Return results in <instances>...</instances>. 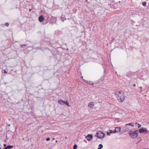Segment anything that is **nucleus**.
Segmentation results:
<instances>
[{
	"label": "nucleus",
	"mask_w": 149,
	"mask_h": 149,
	"mask_svg": "<svg viewBox=\"0 0 149 149\" xmlns=\"http://www.w3.org/2000/svg\"><path fill=\"white\" fill-rule=\"evenodd\" d=\"M116 96L119 102H123L125 99L124 94L123 92L118 91L116 92Z\"/></svg>",
	"instance_id": "f257e3e1"
},
{
	"label": "nucleus",
	"mask_w": 149,
	"mask_h": 149,
	"mask_svg": "<svg viewBox=\"0 0 149 149\" xmlns=\"http://www.w3.org/2000/svg\"><path fill=\"white\" fill-rule=\"evenodd\" d=\"M137 131V130H131L129 132V134L131 138H135L138 136Z\"/></svg>",
	"instance_id": "f03ea898"
},
{
	"label": "nucleus",
	"mask_w": 149,
	"mask_h": 149,
	"mask_svg": "<svg viewBox=\"0 0 149 149\" xmlns=\"http://www.w3.org/2000/svg\"><path fill=\"white\" fill-rule=\"evenodd\" d=\"M95 136L99 138L102 139L104 137L105 135L103 132L98 131L96 133Z\"/></svg>",
	"instance_id": "7ed1b4c3"
},
{
	"label": "nucleus",
	"mask_w": 149,
	"mask_h": 149,
	"mask_svg": "<svg viewBox=\"0 0 149 149\" xmlns=\"http://www.w3.org/2000/svg\"><path fill=\"white\" fill-rule=\"evenodd\" d=\"M58 103L61 104H65L66 105L68 106L69 107H70V106L69 105V104L67 101H66V102H65L63 101V100L61 99L58 100Z\"/></svg>",
	"instance_id": "20e7f679"
},
{
	"label": "nucleus",
	"mask_w": 149,
	"mask_h": 149,
	"mask_svg": "<svg viewBox=\"0 0 149 149\" xmlns=\"http://www.w3.org/2000/svg\"><path fill=\"white\" fill-rule=\"evenodd\" d=\"M139 132L140 133H146L147 132V130L145 127H142L139 130Z\"/></svg>",
	"instance_id": "39448f33"
},
{
	"label": "nucleus",
	"mask_w": 149,
	"mask_h": 149,
	"mask_svg": "<svg viewBox=\"0 0 149 149\" xmlns=\"http://www.w3.org/2000/svg\"><path fill=\"white\" fill-rule=\"evenodd\" d=\"M121 129L120 127H116L114 130L113 131V133H115L118 132H120Z\"/></svg>",
	"instance_id": "423d86ee"
},
{
	"label": "nucleus",
	"mask_w": 149,
	"mask_h": 149,
	"mask_svg": "<svg viewBox=\"0 0 149 149\" xmlns=\"http://www.w3.org/2000/svg\"><path fill=\"white\" fill-rule=\"evenodd\" d=\"M38 20L40 22H42L45 19V18L42 15H41L38 17Z\"/></svg>",
	"instance_id": "0eeeda50"
},
{
	"label": "nucleus",
	"mask_w": 149,
	"mask_h": 149,
	"mask_svg": "<svg viewBox=\"0 0 149 149\" xmlns=\"http://www.w3.org/2000/svg\"><path fill=\"white\" fill-rule=\"evenodd\" d=\"M86 139L88 141H90L91 140V139L93 138L92 135H91L90 134H88L87 136L86 137Z\"/></svg>",
	"instance_id": "6e6552de"
},
{
	"label": "nucleus",
	"mask_w": 149,
	"mask_h": 149,
	"mask_svg": "<svg viewBox=\"0 0 149 149\" xmlns=\"http://www.w3.org/2000/svg\"><path fill=\"white\" fill-rule=\"evenodd\" d=\"M94 106V103L93 102H90L88 104V106L90 108H92Z\"/></svg>",
	"instance_id": "1a4fd4ad"
},
{
	"label": "nucleus",
	"mask_w": 149,
	"mask_h": 149,
	"mask_svg": "<svg viewBox=\"0 0 149 149\" xmlns=\"http://www.w3.org/2000/svg\"><path fill=\"white\" fill-rule=\"evenodd\" d=\"M113 133V131H112V130H108L107 132V134L108 135L110 136V133Z\"/></svg>",
	"instance_id": "9d476101"
},
{
	"label": "nucleus",
	"mask_w": 149,
	"mask_h": 149,
	"mask_svg": "<svg viewBox=\"0 0 149 149\" xmlns=\"http://www.w3.org/2000/svg\"><path fill=\"white\" fill-rule=\"evenodd\" d=\"M13 148V146H8L6 148H5V149H10Z\"/></svg>",
	"instance_id": "9b49d317"
},
{
	"label": "nucleus",
	"mask_w": 149,
	"mask_h": 149,
	"mask_svg": "<svg viewBox=\"0 0 149 149\" xmlns=\"http://www.w3.org/2000/svg\"><path fill=\"white\" fill-rule=\"evenodd\" d=\"M125 125H130L133 127L134 126V124L133 123H129L128 124H126Z\"/></svg>",
	"instance_id": "f8f14e48"
},
{
	"label": "nucleus",
	"mask_w": 149,
	"mask_h": 149,
	"mask_svg": "<svg viewBox=\"0 0 149 149\" xmlns=\"http://www.w3.org/2000/svg\"><path fill=\"white\" fill-rule=\"evenodd\" d=\"M103 146L102 145L100 144L99 145L98 149H101L103 148Z\"/></svg>",
	"instance_id": "ddd939ff"
},
{
	"label": "nucleus",
	"mask_w": 149,
	"mask_h": 149,
	"mask_svg": "<svg viewBox=\"0 0 149 149\" xmlns=\"http://www.w3.org/2000/svg\"><path fill=\"white\" fill-rule=\"evenodd\" d=\"M66 19L65 18H63L62 17H61V20L63 22H64V21H65Z\"/></svg>",
	"instance_id": "4468645a"
},
{
	"label": "nucleus",
	"mask_w": 149,
	"mask_h": 149,
	"mask_svg": "<svg viewBox=\"0 0 149 149\" xmlns=\"http://www.w3.org/2000/svg\"><path fill=\"white\" fill-rule=\"evenodd\" d=\"M142 4L143 6H145L146 5V2H143L142 3Z\"/></svg>",
	"instance_id": "2eb2a0df"
},
{
	"label": "nucleus",
	"mask_w": 149,
	"mask_h": 149,
	"mask_svg": "<svg viewBox=\"0 0 149 149\" xmlns=\"http://www.w3.org/2000/svg\"><path fill=\"white\" fill-rule=\"evenodd\" d=\"M128 128H126L125 129H123V132H125L127 131H128Z\"/></svg>",
	"instance_id": "dca6fc26"
},
{
	"label": "nucleus",
	"mask_w": 149,
	"mask_h": 149,
	"mask_svg": "<svg viewBox=\"0 0 149 149\" xmlns=\"http://www.w3.org/2000/svg\"><path fill=\"white\" fill-rule=\"evenodd\" d=\"M77 147V146L76 145H75L73 146V149H76Z\"/></svg>",
	"instance_id": "f3484780"
},
{
	"label": "nucleus",
	"mask_w": 149,
	"mask_h": 149,
	"mask_svg": "<svg viewBox=\"0 0 149 149\" xmlns=\"http://www.w3.org/2000/svg\"><path fill=\"white\" fill-rule=\"evenodd\" d=\"M139 88H140V93H141V92H142L143 91V90H142L143 89V87L142 86H141L139 87Z\"/></svg>",
	"instance_id": "a211bd4d"
},
{
	"label": "nucleus",
	"mask_w": 149,
	"mask_h": 149,
	"mask_svg": "<svg viewBox=\"0 0 149 149\" xmlns=\"http://www.w3.org/2000/svg\"><path fill=\"white\" fill-rule=\"evenodd\" d=\"M141 125L139 124H138V128H139L141 127Z\"/></svg>",
	"instance_id": "6ab92c4d"
},
{
	"label": "nucleus",
	"mask_w": 149,
	"mask_h": 149,
	"mask_svg": "<svg viewBox=\"0 0 149 149\" xmlns=\"http://www.w3.org/2000/svg\"><path fill=\"white\" fill-rule=\"evenodd\" d=\"M50 140V138H49V137H48L47 138V139H46V140L47 141H49Z\"/></svg>",
	"instance_id": "aec40b11"
},
{
	"label": "nucleus",
	"mask_w": 149,
	"mask_h": 149,
	"mask_svg": "<svg viewBox=\"0 0 149 149\" xmlns=\"http://www.w3.org/2000/svg\"><path fill=\"white\" fill-rule=\"evenodd\" d=\"M5 24L7 26H8L9 25V23H6Z\"/></svg>",
	"instance_id": "412c9836"
},
{
	"label": "nucleus",
	"mask_w": 149,
	"mask_h": 149,
	"mask_svg": "<svg viewBox=\"0 0 149 149\" xmlns=\"http://www.w3.org/2000/svg\"><path fill=\"white\" fill-rule=\"evenodd\" d=\"M4 73H7V72H6V70H4Z\"/></svg>",
	"instance_id": "4be33fe9"
},
{
	"label": "nucleus",
	"mask_w": 149,
	"mask_h": 149,
	"mask_svg": "<svg viewBox=\"0 0 149 149\" xmlns=\"http://www.w3.org/2000/svg\"><path fill=\"white\" fill-rule=\"evenodd\" d=\"M133 86H136V85L135 84H133Z\"/></svg>",
	"instance_id": "5701e85b"
},
{
	"label": "nucleus",
	"mask_w": 149,
	"mask_h": 149,
	"mask_svg": "<svg viewBox=\"0 0 149 149\" xmlns=\"http://www.w3.org/2000/svg\"><path fill=\"white\" fill-rule=\"evenodd\" d=\"M6 146V144H4V146Z\"/></svg>",
	"instance_id": "b1692460"
},
{
	"label": "nucleus",
	"mask_w": 149,
	"mask_h": 149,
	"mask_svg": "<svg viewBox=\"0 0 149 149\" xmlns=\"http://www.w3.org/2000/svg\"><path fill=\"white\" fill-rule=\"evenodd\" d=\"M138 124V123L137 122H136L135 123V124L136 125V124Z\"/></svg>",
	"instance_id": "393cba45"
},
{
	"label": "nucleus",
	"mask_w": 149,
	"mask_h": 149,
	"mask_svg": "<svg viewBox=\"0 0 149 149\" xmlns=\"http://www.w3.org/2000/svg\"><path fill=\"white\" fill-rule=\"evenodd\" d=\"M57 142H58V141H56V143H57Z\"/></svg>",
	"instance_id": "a878e982"
},
{
	"label": "nucleus",
	"mask_w": 149,
	"mask_h": 149,
	"mask_svg": "<svg viewBox=\"0 0 149 149\" xmlns=\"http://www.w3.org/2000/svg\"><path fill=\"white\" fill-rule=\"evenodd\" d=\"M31 9H29V11H31Z\"/></svg>",
	"instance_id": "bb28decb"
},
{
	"label": "nucleus",
	"mask_w": 149,
	"mask_h": 149,
	"mask_svg": "<svg viewBox=\"0 0 149 149\" xmlns=\"http://www.w3.org/2000/svg\"><path fill=\"white\" fill-rule=\"evenodd\" d=\"M144 149H149V148H144Z\"/></svg>",
	"instance_id": "cd10ccee"
},
{
	"label": "nucleus",
	"mask_w": 149,
	"mask_h": 149,
	"mask_svg": "<svg viewBox=\"0 0 149 149\" xmlns=\"http://www.w3.org/2000/svg\"><path fill=\"white\" fill-rule=\"evenodd\" d=\"M54 139H54V138H53V140H54Z\"/></svg>",
	"instance_id": "c85d7f7f"
},
{
	"label": "nucleus",
	"mask_w": 149,
	"mask_h": 149,
	"mask_svg": "<svg viewBox=\"0 0 149 149\" xmlns=\"http://www.w3.org/2000/svg\"><path fill=\"white\" fill-rule=\"evenodd\" d=\"M82 77V78H83V77H82H82Z\"/></svg>",
	"instance_id": "c756f323"
}]
</instances>
